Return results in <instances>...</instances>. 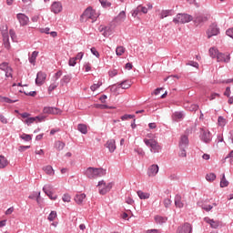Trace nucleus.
<instances>
[{"mask_svg": "<svg viewBox=\"0 0 233 233\" xmlns=\"http://www.w3.org/2000/svg\"><path fill=\"white\" fill-rule=\"evenodd\" d=\"M84 174L88 179H96V177H103V176H106V169L101 167H87Z\"/></svg>", "mask_w": 233, "mask_h": 233, "instance_id": "nucleus-1", "label": "nucleus"}, {"mask_svg": "<svg viewBox=\"0 0 233 233\" xmlns=\"http://www.w3.org/2000/svg\"><path fill=\"white\" fill-rule=\"evenodd\" d=\"M88 19H91L92 23H96L97 20V14L92 7H87L80 16L81 23H86Z\"/></svg>", "mask_w": 233, "mask_h": 233, "instance_id": "nucleus-2", "label": "nucleus"}, {"mask_svg": "<svg viewBox=\"0 0 233 233\" xmlns=\"http://www.w3.org/2000/svg\"><path fill=\"white\" fill-rule=\"evenodd\" d=\"M144 143L150 147V152L153 154H159L163 147L159 145V142L156 139L144 138Z\"/></svg>", "mask_w": 233, "mask_h": 233, "instance_id": "nucleus-3", "label": "nucleus"}, {"mask_svg": "<svg viewBox=\"0 0 233 233\" xmlns=\"http://www.w3.org/2000/svg\"><path fill=\"white\" fill-rule=\"evenodd\" d=\"M194 20V16L188 14L178 13L176 17L173 18V23L175 25H185L186 23H190Z\"/></svg>", "mask_w": 233, "mask_h": 233, "instance_id": "nucleus-4", "label": "nucleus"}, {"mask_svg": "<svg viewBox=\"0 0 233 233\" xmlns=\"http://www.w3.org/2000/svg\"><path fill=\"white\" fill-rule=\"evenodd\" d=\"M98 192L101 196H105V194H108L110 190H112V187H114V183L109 182L106 184L105 180H100L97 184Z\"/></svg>", "mask_w": 233, "mask_h": 233, "instance_id": "nucleus-5", "label": "nucleus"}, {"mask_svg": "<svg viewBox=\"0 0 233 233\" xmlns=\"http://www.w3.org/2000/svg\"><path fill=\"white\" fill-rule=\"evenodd\" d=\"M218 34L219 27H218L217 24H212L211 25H209L207 31L208 39H210V37H214V35H218Z\"/></svg>", "mask_w": 233, "mask_h": 233, "instance_id": "nucleus-6", "label": "nucleus"}, {"mask_svg": "<svg viewBox=\"0 0 233 233\" xmlns=\"http://www.w3.org/2000/svg\"><path fill=\"white\" fill-rule=\"evenodd\" d=\"M53 187L51 185H45L43 187V192L48 196L49 198L52 199V201H56L57 199V195H54V192L52 191Z\"/></svg>", "mask_w": 233, "mask_h": 233, "instance_id": "nucleus-7", "label": "nucleus"}, {"mask_svg": "<svg viewBox=\"0 0 233 233\" xmlns=\"http://www.w3.org/2000/svg\"><path fill=\"white\" fill-rule=\"evenodd\" d=\"M208 21V16L203 14H197L194 17V23L198 26V25H203V23H207Z\"/></svg>", "mask_w": 233, "mask_h": 233, "instance_id": "nucleus-8", "label": "nucleus"}, {"mask_svg": "<svg viewBox=\"0 0 233 233\" xmlns=\"http://www.w3.org/2000/svg\"><path fill=\"white\" fill-rule=\"evenodd\" d=\"M218 63H230V54L228 53H218L217 55Z\"/></svg>", "mask_w": 233, "mask_h": 233, "instance_id": "nucleus-9", "label": "nucleus"}, {"mask_svg": "<svg viewBox=\"0 0 233 233\" xmlns=\"http://www.w3.org/2000/svg\"><path fill=\"white\" fill-rule=\"evenodd\" d=\"M200 139L201 141H203V143H210V141H212V134L210 133V131L202 129Z\"/></svg>", "mask_w": 233, "mask_h": 233, "instance_id": "nucleus-10", "label": "nucleus"}, {"mask_svg": "<svg viewBox=\"0 0 233 233\" xmlns=\"http://www.w3.org/2000/svg\"><path fill=\"white\" fill-rule=\"evenodd\" d=\"M51 12H53V14H61V12H63V4H61V2H53L51 5Z\"/></svg>", "mask_w": 233, "mask_h": 233, "instance_id": "nucleus-11", "label": "nucleus"}, {"mask_svg": "<svg viewBox=\"0 0 233 233\" xmlns=\"http://www.w3.org/2000/svg\"><path fill=\"white\" fill-rule=\"evenodd\" d=\"M46 80V73L40 71L36 75L35 85H37L38 86H41V85H43Z\"/></svg>", "mask_w": 233, "mask_h": 233, "instance_id": "nucleus-12", "label": "nucleus"}, {"mask_svg": "<svg viewBox=\"0 0 233 233\" xmlns=\"http://www.w3.org/2000/svg\"><path fill=\"white\" fill-rule=\"evenodd\" d=\"M16 19L19 21L21 26H26V25H28V21H30V18H28L26 15L23 13L17 14Z\"/></svg>", "mask_w": 233, "mask_h": 233, "instance_id": "nucleus-13", "label": "nucleus"}, {"mask_svg": "<svg viewBox=\"0 0 233 233\" xmlns=\"http://www.w3.org/2000/svg\"><path fill=\"white\" fill-rule=\"evenodd\" d=\"M157 172H159V166L153 164L147 169V176L149 177H154L157 176Z\"/></svg>", "mask_w": 233, "mask_h": 233, "instance_id": "nucleus-14", "label": "nucleus"}, {"mask_svg": "<svg viewBox=\"0 0 233 233\" xmlns=\"http://www.w3.org/2000/svg\"><path fill=\"white\" fill-rule=\"evenodd\" d=\"M192 225L190 223H185L184 225L177 228V233H191Z\"/></svg>", "mask_w": 233, "mask_h": 233, "instance_id": "nucleus-15", "label": "nucleus"}, {"mask_svg": "<svg viewBox=\"0 0 233 233\" xmlns=\"http://www.w3.org/2000/svg\"><path fill=\"white\" fill-rule=\"evenodd\" d=\"M35 121H38L39 123H41V121H45V116H29L27 119L25 120V125H28V127H30V125H32V123H35Z\"/></svg>", "mask_w": 233, "mask_h": 233, "instance_id": "nucleus-16", "label": "nucleus"}, {"mask_svg": "<svg viewBox=\"0 0 233 233\" xmlns=\"http://www.w3.org/2000/svg\"><path fill=\"white\" fill-rule=\"evenodd\" d=\"M188 143H189L188 136L183 135L180 137L178 147L179 148H188Z\"/></svg>", "mask_w": 233, "mask_h": 233, "instance_id": "nucleus-17", "label": "nucleus"}, {"mask_svg": "<svg viewBox=\"0 0 233 233\" xmlns=\"http://www.w3.org/2000/svg\"><path fill=\"white\" fill-rule=\"evenodd\" d=\"M204 221L210 225L211 228H219V221L214 220L208 217L204 218Z\"/></svg>", "mask_w": 233, "mask_h": 233, "instance_id": "nucleus-18", "label": "nucleus"}, {"mask_svg": "<svg viewBox=\"0 0 233 233\" xmlns=\"http://www.w3.org/2000/svg\"><path fill=\"white\" fill-rule=\"evenodd\" d=\"M176 13L174 12V9L162 10L159 14V17H160V19H165V17L174 15Z\"/></svg>", "mask_w": 233, "mask_h": 233, "instance_id": "nucleus-19", "label": "nucleus"}, {"mask_svg": "<svg viewBox=\"0 0 233 233\" xmlns=\"http://www.w3.org/2000/svg\"><path fill=\"white\" fill-rule=\"evenodd\" d=\"M106 148H108L109 152H115L116 151V140L115 139H110L107 140L106 144Z\"/></svg>", "mask_w": 233, "mask_h": 233, "instance_id": "nucleus-20", "label": "nucleus"}, {"mask_svg": "<svg viewBox=\"0 0 233 233\" xmlns=\"http://www.w3.org/2000/svg\"><path fill=\"white\" fill-rule=\"evenodd\" d=\"M44 114H59V108L46 106L43 109Z\"/></svg>", "mask_w": 233, "mask_h": 233, "instance_id": "nucleus-21", "label": "nucleus"}, {"mask_svg": "<svg viewBox=\"0 0 233 233\" xmlns=\"http://www.w3.org/2000/svg\"><path fill=\"white\" fill-rule=\"evenodd\" d=\"M86 198V195L85 193L76 194L75 197V201L77 203V205H82Z\"/></svg>", "mask_w": 233, "mask_h": 233, "instance_id": "nucleus-22", "label": "nucleus"}, {"mask_svg": "<svg viewBox=\"0 0 233 233\" xmlns=\"http://www.w3.org/2000/svg\"><path fill=\"white\" fill-rule=\"evenodd\" d=\"M132 86V84H130V81L128 80H124L120 83H117V87L118 88H123V90H127Z\"/></svg>", "mask_w": 233, "mask_h": 233, "instance_id": "nucleus-23", "label": "nucleus"}, {"mask_svg": "<svg viewBox=\"0 0 233 233\" xmlns=\"http://www.w3.org/2000/svg\"><path fill=\"white\" fill-rule=\"evenodd\" d=\"M127 19V13L121 11L117 16L115 18L116 23H123Z\"/></svg>", "mask_w": 233, "mask_h": 233, "instance_id": "nucleus-24", "label": "nucleus"}, {"mask_svg": "<svg viewBox=\"0 0 233 233\" xmlns=\"http://www.w3.org/2000/svg\"><path fill=\"white\" fill-rule=\"evenodd\" d=\"M72 81V75H66L60 80L61 86H65V85H68Z\"/></svg>", "mask_w": 233, "mask_h": 233, "instance_id": "nucleus-25", "label": "nucleus"}, {"mask_svg": "<svg viewBox=\"0 0 233 233\" xmlns=\"http://www.w3.org/2000/svg\"><path fill=\"white\" fill-rule=\"evenodd\" d=\"M175 205L177 208H183L185 207V204L181 201V196L176 195L175 196Z\"/></svg>", "mask_w": 233, "mask_h": 233, "instance_id": "nucleus-26", "label": "nucleus"}, {"mask_svg": "<svg viewBox=\"0 0 233 233\" xmlns=\"http://www.w3.org/2000/svg\"><path fill=\"white\" fill-rule=\"evenodd\" d=\"M37 56H39V51H34L29 56L28 60L31 65H35V60L37 59Z\"/></svg>", "mask_w": 233, "mask_h": 233, "instance_id": "nucleus-27", "label": "nucleus"}, {"mask_svg": "<svg viewBox=\"0 0 233 233\" xmlns=\"http://www.w3.org/2000/svg\"><path fill=\"white\" fill-rule=\"evenodd\" d=\"M8 167V159L5 156H0V168H6Z\"/></svg>", "mask_w": 233, "mask_h": 233, "instance_id": "nucleus-28", "label": "nucleus"}, {"mask_svg": "<svg viewBox=\"0 0 233 233\" xmlns=\"http://www.w3.org/2000/svg\"><path fill=\"white\" fill-rule=\"evenodd\" d=\"M77 130L81 132V134H88V127L85 124H78Z\"/></svg>", "mask_w": 233, "mask_h": 233, "instance_id": "nucleus-29", "label": "nucleus"}, {"mask_svg": "<svg viewBox=\"0 0 233 233\" xmlns=\"http://www.w3.org/2000/svg\"><path fill=\"white\" fill-rule=\"evenodd\" d=\"M167 217H161V216H156L155 221L156 223H158V225H163V223H167Z\"/></svg>", "mask_w": 233, "mask_h": 233, "instance_id": "nucleus-30", "label": "nucleus"}, {"mask_svg": "<svg viewBox=\"0 0 233 233\" xmlns=\"http://www.w3.org/2000/svg\"><path fill=\"white\" fill-rule=\"evenodd\" d=\"M218 54H219V51L214 47L209 48V56L212 57V59H216L218 57Z\"/></svg>", "mask_w": 233, "mask_h": 233, "instance_id": "nucleus-31", "label": "nucleus"}, {"mask_svg": "<svg viewBox=\"0 0 233 233\" xmlns=\"http://www.w3.org/2000/svg\"><path fill=\"white\" fill-rule=\"evenodd\" d=\"M226 187H228V180H227V177H225V174H222V177L220 179V187L225 188Z\"/></svg>", "mask_w": 233, "mask_h": 233, "instance_id": "nucleus-32", "label": "nucleus"}, {"mask_svg": "<svg viewBox=\"0 0 233 233\" xmlns=\"http://www.w3.org/2000/svg\"><path fill=\"white\" fill-rule=\"evenodd\" d=\"M137 196L140 199H148L150 198V193H145L141 190L137 191Z\"/></svg>", "mask_w": 233, "mask_h": 233, "instance_id": "nucleus-33", "label": "nucleus"}, {"mask_svg": "<svg viewBox=\"0 0 233 233\" xmlns=\"http://www.w3.org/2000/svg\"><path fill=\"white\" fill-rule=\"evenodd\" d=\"M132 17H137L138 15H141V5H138L137 8H135L132 12Z\"/></svg>", "mask_w": 233, "mask_h": 233, "instance_id": "nucleus-34", "label": "nucleus"}, {"mask_svg": "<svg viewBox=\"0 0 233 233\" xmlns=\"http://www.w3.org/2000/svg\"><path fill=\"white\" fill-rule=\"evenodd\" d=\"M43 170L46 172V174H48V176H54V168L52 166H46L43 168Z\"/></svg>", "mask_w": 233, "mask_h": 233, "instance_id": "nucleus-35", "label": "nucleus"}, {"mask_svg": "<svg viewBox=\"0 0 233 233\" xmlns=\"http://www.w3.org/2000/svg\"><path fill=\"white\" fill-rule=\"evenodd\" d=\"M55 147H56V150H58V151L63 150V148H65V142L56 141V142L55 143Z\"/></svg>", "mask_w": 233, "mask_h": 233, "instance_id": "nucleus-36", "label": "nucleus"}, {"mask_svg": "<svg viewBox=\"0 0 233 233\" xmlns=\"http://www.w3.org/2000/svg\"><path fill=\"white\" fill-rule=\"evenodd\" d=\"M95 108H100V110H106V109H108V108L112 109V108H114V107L108 106H106V105H105V104H96V105H95Z\"/></svg>", "mask_w": 233, "mask_h": 233, "instance_id": "nucleus-37", "label": "nucleus"}, {"mask_svg": "<svg viewBox=\"0 0 233 233\" xmlns=\"http://www.w3.org/2000/svg\"><path fill=\"white\" fill-rule=\"evenodd\" d=\"M0 100L3 102V103H9V104H12V103H17V100H12L6 96H0Z\"/></svg>", "mask_w": 233, "mask_h": 233, "instance_id": "nucleus-38", "label": "nucleus"}, {"mask_svg": "<svg viewBox=\"0 0 233 233\" xmlns=\"http://www.w3.org/2000/svg\"><path fill=\"white\" fill-rule=\"evenodd\" d=\"M122 121H127V119H136V115L126 114L120 117Z\"/></svg>", "mask_w": 233, "mask_h": 233, "instance_id": "nucleus-39", "label": "nucleus"}, {"mask_svg": "<svg viewBox=\"0 0 233 233\" xmlns=\"http://www.w3.org/2000/svg\"><path fill=\"white\" fill-rule=\"evenodd\" d=\"M99 3L103 6V8H108V7L112 6V3H110L106 0H99Z\"/></svg>", "mask_w": 233, "mask_h": 233, "instance_id": "nucleus-40", "label": "nucleus"}, {"mask_svg": "<svg viewBox=\"0 0 233 233\" xmlns=\"http://www.w3.org/2000/svg\"><path fill=\"white\" fill-rule=\"evenodd\" d=\"M207 181H216V174L209 173L206 175Z\"/></svg>", "mask_w": 233, "mask_h": 233, "instance_id": "nucleus-41", "label": "nucleus"}, {"mask_svg": "<svg viewBox=\"0 0 233 233\" xmlns=\"http://www.w3.org/2000/svg\"><path fill=\"white\" fill-rule=\"evenodd\" d=\"M179 153H178V157H186L187 156V147H179Z\"/></svg>", "mask_w": 233, "mask_h": 233, "instance_id": "nucleus-42", "label": "nucleus"}, {"mask_svg": "<svg viewBox=\"0 0 233 233\" xmlns=\"http://www.w3.org/2000/svg\"><path fill=\"white\" fill-rule=\"evenodd\" d=\"M198 108H199V106L196 104H191L190 106H187V110H189V112H197Z\"/></svg>", "mask_w": 233, "mask_h": 233, "instance_id": "nucleus-43", "label": "nucleus"}, {"mask_svg": "<svg viewBox=\"0 0 233 233\" xmlns=\"http://www.w3.org/2000/svg\"><path fill=\"white\" fill-rule=\"evenodd\" d=\"M56 218H57V212L56 211H51V213L48 215L47 219L49 221H54V219H56Z\"/></svg>", "mask_w": 233, "mask_h": 233, "instance_id": "nucleus-44", "label": "nucleus"}, {"mask_svg": "<svg viewBox=\"0 0 233 233\" xmlns=\"http://www.w3.org/2000/svg\"><path fill=\"white\" fill-rule=\"evenodd\" d=\"M101 85H103L102 81H98L97 84L92 85L90 87L92 92H96V90H97V88H99V86H101Z\"/></svg>", "mask_w": 233, "mask_h": 233, "instance_id": "nucleus-45", "label": "nucleus"}, {"mask_svg": "<svg viewBox=\"0 0 233 233\" xmlns=\"http://www.w3.org/2000/svg\"><path fill=\"white\" fill-rule=\"evenodd\" d=\"M218 123L219 127H225V125L227 124V120L223 116H218Z\"/></svg>", "mask_w": 233, "mask_h": 233, "instance_id": "nucleus-46", "label": "nucleus"}, {"mask_svg": "<svg viewBox=\"0 0 233 233\" xmlns=\"http://www.w3.org/2000/svg\"><path fill=\"white\" fill-rule=\"evenodd\" d=\"M116 56H122L125 54V48L123 46H117L116 49Z\"/></svg>", "mask_w": 233, "mask_h": 233, "instance_id": "nucleus-47", "label": "nucleus"}, {"mask_svg": "<svg viewBox=\"0 0 233 233\" xmlns=\"http://www.w3.org/2000/svg\"><path fill=\"white\" fill-rule=\"evenodd\" d=\"M20 137L24 141H32V135H28V134L24 133V134H22V136Z\"/></svg>", "mask_w": 233, "mask_h": 233, "instance_id": "nucleus-48", "label": "nucleus"}, {"mask_svg": "<svg viewBox=\"0 0 233 233\" xmlns=\"http://www.w3.org/2000/svg\"><path fill=\"white\" fill-rule=\"evenodd\" d=\"M8 68H10V66H8V63L3 62L2 64H0V70H3L4 72H5L6 70H8Z\"/></svg>", "mask_w": 233, "mask_h": 233, "instance_id": "nucleus-49", "label": "nucleus"}, {"mask_svg": "<svg viewBox=\"0 0 233 233\" xmlns=\"http://www.w3.org/2000/svg\"><path fill=\"white\" fill-rule=\"evenodd\" d=\"M187 66H193L194 68H199V64L195 61H189L186 64Z\"/></svg>", "mask_w": 233, "mask_h": 233, "instance_id": "nucleus-50", "label": "nucleus"}, {"mask_svg": "<svg viewBox=\"0 0 233 233\" xmlns=\"http://www.w3.org/2000/svg\"><path fill=\"white\" fill-rule=\"evenodd\" d=\"M174 117L176 119H183V117H185V115L183 114V112H175Z\"/></svg>", "mask_w": 233, "mask_h": 233, "instance_id": "nucleus-51", "label": "nucleus"}, {"mask_svg": "<svg viewBox=\"0 0 233 233\" xmlns=\"http://www.w3.org/2000/svg\"><path fill=\"white\" fill-rule=\"evenodd\" d=\"M201 208H202L203 210H206V212H210V210H211L212 208H214V206H212V205H202V206H201Z\"/></svg>", "mask_w": 233, "mask_h": 233, "instance_id": "nucleus-52", "label": "nucleus"}, {"mask_svg": "<svg viewBox=\"0 0 233 233\" xmlns=\"http://www.w3.org/2000/svg\"><path fill=\"white\" fill-rule=\"evenodd\" d=\"M62 199L65 203H70L72 198L68 194H64Z\"/></svg>", "mask_w": 233, "mask_h": 233, "instance_id": "nucleus-53", "label": "nucleus"}, {"mask_svg": "<svg viewBox=\"0 0 233 233\" xmlns=\"http://www.w3.org/2000/svg\"><path fill=\"white\" fill-rule=\"evenodd\" d=\"M56 88H57V84H56V83L51 84V85L49 86V87H48V92H49V94H50L51 92H54V90H56Z\"/></svg>", "mask_w": 233, "mask_h": 233, "instance_id": "nucleus-54", "label": "nucleus"}, {"mask_svg": "<svg viewBox=\"0 0 233 233\" xmlns=\"http://www.w3.org/2000/svg\"><path fill=\"white\" fill-rule=\"evenodd\" d=\"M9 35L13 41H15V39H17V36L15 35V31H14V29H11L9 31Z\"/></svg>", "mask_w": 233, "mask_h": 233, "instance_id": "nucleus-55", "label": "nucleus"}, {"mask_svg": "<svg viewBox=\"0 0 233 233\" xmlns=\"http://www.w3.org/2000/svg\"><path fill=\"white\" fill-rule=\"evenodd\" d=\"M170 205H172V200H170V198H166L164 200V207L166 208H168V207H170Z\"/></svg>", "mask_w": 233, "mask_h": 233, "instance_id": "nucleus-56", "label": "nucleus"}, {"mask_svg": "<svg viewBox=\"0 0 233 233\" xmlns=\"http://www.w3.org/2000/svg\"><path fill=\"white\" fill-rule=\"evenodd\" d=\"M109 77H116L117 76V69H113L108 72Z\"/></svg>", "mask_w": 233, "mask_h": 233, "instance_id": "nucleus-57", "label": "nucleus"}, {"mask_svg": "<svg viewBox=\"0 0 233 233\" xmlns=\"http://www.w3.org/2000/svg\"><path fill=\"white\" fill-rule=\"evenodd\" d=\"M91 54H93V56H96L97 58H99V52L97 51V49H96V47H91Z\"/></svg>", "mask_w": 233, "mask_h": 233, "instance_id": "nucleus-58", "label": "nucleus"}, {"mask_svg": "<svg viewBox=\"0 0 233 233\" xmlns=\"http://www.w3.org/2000/svg\"><path fill=\"white\" fill-rule=\"evenodd\" d=\"M76 61V59L75 57L70 58L68 62L69 66H74L75 65H77V62Z\"/></svg>", "mask_w": 233, "mask_h": 233, "instance_id": "nucleus-59", "label": "nucleus"}, {"mask_svg": "<svg viewBox=\"0 0 233 233\" xmlns=\"http://www.w3.org/2000/svg\"><path fill=\"white\" fill-rule=\"evenodd\" d=\"M5 77H12V67H9L5 71Z\"/></svg>", "mask_w": 233, "mask_h": 233, "instance_id": "nucleus-60", "label": "nucleus"}, {"mask_svg": "<svg viewBox=\"0 0 233 233\" xmlns=\"http://www.w3.org/2000/svg\"><path fill=\"white\" fill-rule=\"evenodd\" d=\"M41 34H50V27L40 28Z\"/></svg>", "mask_w": 233, "mask_h": 233, "instance_id": "nucleus-61", "label": "nucleus"}, {"mask_svg": "<svg viewBox=\"0 0 233 233\" xmlns=\"http://www.w3.org/2000/svg\"><path fill=\"white\" fill-rule=\"evenodd\" d=\"M0 121L1 123H3L4 125H6L8 123V120L6 119V117H5V116L0 114Z\"/></svg>", "mask_w": 233, "mask_h": 233, "instance_id": "nucleus-62", "label": "nucleus"}, {"mask_svg": "<svg viewBox=\"0 0 233 233\" xmlns=\"http://www.w3.org/2000/svg\"><path fill=\"white\" fill-rule=\"evenodd\" d=\"M135 152L138 154V156H145V151L142 148H135Z\"/></svg>", "mask_w": 233, "mask_h": 233, "instance_id": "nucleus-63", "label": "nucleus"}, {"mask_svg": "<svg viewBox=\"0 0 233 233\" xmlns=\"http://www.w3.org/2000/svg\"><path fill=\"white\" fill-rule=\"evenodd\" d=\"M224 96H227V97H230V86H228L226 88V91L224 92Z\"/></svg>", "mask_w": 233, "mask_h": 233, "instance_id": "nucleus-64", "label": "nucleus"}]
</instances>
